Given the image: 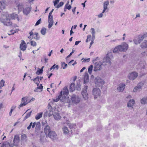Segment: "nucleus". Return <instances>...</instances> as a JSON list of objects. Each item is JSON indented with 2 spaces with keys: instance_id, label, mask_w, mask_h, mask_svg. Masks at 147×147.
<instances>
[{
  "instance_id": "473e14b6",
  "label": "nucleus",
  "mask_w": 147,
  "mask_h": 147,
  "mask_svg": "<svg viewBox=\"0 0 147 147\" xmlns=\"http://www.w3.org/2000/svg\"><path fill=\"white\" fill-rule=\"evenodd\" d=\"M142 104L145 105L147 103V97H144L141 100Z\"/></svg>"
},
{
  "instance_id": "aec40b11",
  "label": "nucleus",
  "mask_w": 147,
  "mask_h": 147,
  "mask_svg": "<svg viewBox=\"0 0 147 147\" xmlns=\"http://www.w3.org/2000/svg\"><path fill=\"white\" fill-rule=\"evenodd\" d=\"M54 119L57 120H60L61 118V117L59 115V113L55 112H54L53 114V115Z\"/></svg>"
},
{
  "instance_id": "4c0bfd02",
  "label": "nucleus",
  "mask_w": 147,
  "mask_h": 147,
  "mask_svg": "<svg viewBox=\"0 0 147 147\" xmlns=\"http://www.w3.org/2000/svg\"><path fill=\"white\" fill-rule=\"evenodd\" d=\"M46 29L44 27L42 28L40 31L41 34L43 35L45 34L46 33Z\"/></svg>"
},
{
  "instance_id": "864d4df0",
  "label": "nucleus",
  "mask_w": 147,
  "mask_h": 147,
  "mask_svg": "<svg viewBox=\"0 0 147 147\" xmlns=\"http://www.w3.org/2000/svg\"><path fill=\"white\" fill-rule=\"evenodd\" d=\"M41 19L40 18L36 22L35 24V26H37L40 24V22L41 21Z\"/></svg>"
},
{
  "instance_id": "cd10ccee",
  "label": "nucleus",
  "mask_w": 147,
  "mask_h": 147,
  "mask_svg": "<svg viewBox=\"0 0 147 147\" xmlns=\"http://www.w3.org/2000/svg\"><path fill=\"white\" fill-rule=\"evenodd\" d=\"M40 123L39 122H38L36 123V126L35 128V131L38 133L40 130Z\"/></svg>"
},
{
  "instance_id": "1a4fd4ad",
  "label": "nucleus",
  "mask_w": 147,
  "mask_h": 147,
  "mask_svg": "<svg viewBox=\"0 0 147 147\" xmlns=\"http://www.w3.org/2000/svg\"><path fill=\"white\" fill-rule=\"evenodd\" d=\"M88 86H85L84 88L82 90L81 94L83 98L85 100H88V94L87 93Z\"/></svg>"
},
{
  "instance_id": "f257e3e1",
  "label": "nucleus",
  "mask_w": 147,
  "mask_h": 147,
  "mask_svg": "<svg viewBox=\"0 0 147 147\" xmlns=\"http://www.w3.org/2000/svg\"><path fill=\"white\" fill-rule=\"evenodd\" d=\"M10 18L11 19H16L18 21L19 20L18 15L17 14L12 13L9 15L8 14L3 15L2 18H0V20L1 22L4 25L7 26H10L11 25L12 23L10 22Z\"/></svg>"
},
{
  "instance_id": "4be33fe9",
  "label": "nucleus",
  "mask_w": 147,
  "mask_h": 147,
  "mask_svg": "<svg viewBox=\"0 0 147 147\" xmlns=\"http://www.w3.org/2000/svg\"><path fill=\"white\" fill-rule=\"evenodd\" d=\"M69 93V90L66 87H65L63 89V94L62 95L63 96V97L64 98H65V99L66 98L67 96L68 95Z\"/></svg>"
},
{
  "instance_id": "79ce46f5",
  "label": "nucleus",
  "mask_w": 147,
  "mask_h": 147,
  "mask_svg": "<svg viewBox=\"0 0 147 147\" xmlns=\"http://www.w3.org/2000/svg\"><path fill=\"white\" fill-rule=\"evenodd\" d=\"M55 68H56L57 70H58L59 69V66L58 65H56L55 64H54L50 69L49 71H51L53 69H54Z\"/></svg>"
},
{
  "instance_id": "20e7f679",
  "label": "nucleus",
  "mask_w": 147,
  "mask_h": 147,
  "mask_svg": "<svg viewBox=\"0 0 147 147\" xmlns=\"http://www.w3.org/2000/svg\"><path fill=\"white\" fill-rule=\"evenodd\" d=\"M55 109L52 108L51 105L49 104L48 106V111L45 113L44 117H47L48 115L49 117L51 116L53 114L54 112H55Z\"/></svg>"
},
{
  "instance_id": "49530a36",
  "label": "nucleus",
  "mask_w": 147,
  "mask_h": 147,
  "mask_svg": "<svg viewBox=\"0 0 147 147\" xmlns=\"http://www.w3.org/2000/svg\"><path fill=\"white\" fill-rule=\"evenodd\" d=\"M5 81L3 80H2L0 82V88L1 89V88L4 86V84Z\"/></svg>"
},
{
  "instance_id": "7ed1b4c3",
  "label": "nucleus",
  "mask_w": 147,
  "mask_h": 147,
  "mask_svg": "<svg viewBox=\"0 0 147 147\" xmlns=\"http://www.w3.org/2000/svg\"><path fill=\"white\" fill-rule=\"evenodd\" d=\"M112 56V54L111 53L107 54L106 56L103 59L102 62V63L103 65H111V61L110 57Z\"/></svg>"
},
{
  "instance_id": "f8f14e48",
  "label": "nucleus",
  "mask_w": 147,
  "mask_h": 147,
  "mask_svg": "<svg viewBox=\"0 0 147 147\" xmlns=\"http://www.w3.org/2000/svg\"><path fill=\"white\" fill-rule=\"evenodd\" d=\"M47 136L52 140H54L56 139L57 135L55 131H51L47 135Z\"/></svg>"
},
{
  "instance_id": "e433bc0d",
  "label": "nucleus",
  "mask_w": 147,
  "mask_h": 147,
  "mask_svg": "<svg viewBox=\"0 0 147 147\" xmlns=\"http://www.w3.org/2000/svg\"><path fill=\"white\" fill-rule=\"evenodd\" d=\"M123 48L125 49V50L127 51L128 48V45L125 42H124L121 45Z\"/></svg>"
},
{
  "instance_id": "72a5a7b5",
  "label": "nucleus",
  "mask_w": 147,
  "mask_h": 147,
  "mask_svg": "<svg viewBox=\"0 0 147 147\" xmlns=\"http://www.w3.org/2000/svg\"><path fill=\"white\" fill-rule=\"evenodd\" d=\"M10 143L7 142H5L3 143L0 147H9Z\"/></svg>"
},
{
  "instance_id": "58836bf2",
  "label": "nucleus",
  "mask_w": 147,
  "mask_h": 147,
  "mask_svg": "<svg viewBox=\"0 0 147 147\" xmlns=\"http://www.w3.org/2000/svg\"><path fill=\"white\" fill-rule=\"evenodd\" d=\"M27 136L26 135L24 134H22L21 136V140H27Z\"/></svg>"
},
{
  "instance_id": "37998d69",
  "label": "nucleus",
  "mask_w": 147,
  "mask_h": 147,
  "mask_svg": "<svg viewBox=\"0 0 147 147\" xmlns=\"http://www.w3.org/2000/svg\"><path fill=\"white\" fill-rule=\"evenodd\" d=\"M93 66L92 65H91L89 66V67L88 68V71L89 73L90 74H91V73H92V70L93 69Z\"/></svg>"
},
{
  "instance_id": "f3484780",
  "label": "nucleus",
  "mask_w": 147,
  "mask_h": 147,
  "mask_svg": "<svg viewBox=\"0 0 147 147\" xmlns=\"http://www.w3.org/2000/svg\"><path fill=\"white\" fill-rule=\"evenodd\" d=\"M26 45L25 42L24 40H22L20 45V49L22 51H24L26 50Z\"/></svg>"
},
{
  "instance_id": "f704fd0d",
  "label": "nucleus",
  "mask_w": 147,
  "mask_h": 147,
  "mask_svg": "<svg viewBox=\"0 0 147 147\" xmlns=\"http://www.w3.org/2000/svg\"><path fill=\"white\" fill-rule=\"evenodd\" d=\"M43 113L40 112L38 113L35 116V119L36 120H38L42 116Z\"/></svg>"
},
{
  "instance_id": "774afa93",
  "label": "nucleus",
  "mask_w": 147,
  "mask_h": 147,
  "mask_svg": "<svg viewBox=\"0 0 147 147\" xmlns=\"http://www.w3.org/2000/svg\"><path fill=\"white\" fill-rule=\"evenodd\" d=\"M85 69H86V67H83L82 68V69L80 70V72H82Z\"/></svg>"
},
{
  "instance_id": "4d7b16f0",
  "label": "nucleus",
  "mask_w": 147,
  "mask_h": 147,
  "mask_svg": "<svg viewBox=\"0 0 147 147\" xmlns=\"http://www.w3.org/2000/svg\"><path fill=\"white\" fill-rule=\"evenodd\" d=\"M10 32H11V34H9L8 35H10L11 34H14L16 32V31H14L13 30H11L10 31Z\"/></svg>"
},
{
  "instance_id": "a19ab883",
  "label": "nucleus",
  "mask_w": 147,
  "mask_h": 147,
  "mask_svg": "<svg viewBox=\"0 0 147 147\" xmlns=\"http://www.w3.org/2000/svg\"><path fill=\"white\" fill-rule=\"evenodd\" d=\"M32 111H31L29 113H26V115L25 116V117L24 118V120H25L28 118L31 115V113H32Z\"/></svg>"
},
{
  "instance_id": "a878e982",
  "label": "nucleus",
  "mask_w": 147,
  "mask_h": 147,
  "mask_svg": "<svg viewBox=\"0 0 147 147\" xmlns=\"http://www.w3.org/2000/svg\"><path fill=\"white\" fill-rule=\"evenodd\" d=\"M31 10V8L29 7H26L24 9L23 12L24 14L27 16L28 14L29 13Z\"/></svg>"
},
{
  "instance_id": "ddd939ff",
  "label": "nucleus",
  "mask_w": 147,
  "mask_h": 147,
  "mask_svg": "<svg viewBox=\"0 0 147 147\" xmlns=\"http://www.w3.org/2000/svg\"><path fill=\"white\" fill-rule=\"evenodd\" d=\"M138 76V74L136 72H133L129 74L128 76L129 78L131 80H135Z\"/></svg>"
},
{
  "instance_id": "ea45409f",
  "label": "nucleus",
  "mask_w": 147,
  "mask_h": 147,
  "mask_svg": "<svg viewBox=\"0 0 147 147\" xmlns=\"http://www.w3.org/2000/svg\"><path fill=\"white\" fill-rule=\"evenodd\" d=\"M61 63V67H62L63 69H65L67 67V64H66L64 62H62Z\"/></svg>"
},
{
  "instance_id": "a18cd8bd",
  "label": "nucleus",
  "mask_w": 147,
  "mask_h": 147,
  "mask_svg": "<svg viewBox=\"0 0 147 147\" xmlns=\"http://www.w3.org/2000/svg\"><path fill=\"white\" fill-rule=\"evenodd\" d=\"M43 72V70L42 69H40L39 68H38V70L36 71V74L38 75H39L42 74Z\"/></svg>"
},
{
  "instance_id": "6e6d98bb",
  "label": "nucleus",
  "mask_w": 147,
  "mask_h": 147,
  "mask_svg": "<svg viewBox=\"0 0 147 147\" xmlns=\"http://www.w3.org/2000/svg\"><path fill=\"white\" fill-rule=\"evenodd\" d=\"M33 124V123H32V122H31L29 125V126H28L27 127V129H28V130H29L31 128V127L32 126V125Z\"/></svg>"
},
{
  "instance_id": "680f3d73",
  "label": "nucleus",
  "mask_w": 147,
  "mask_h": 147,
  "mask_svg": "<svg viewBox=\"0 0 147 147\" xmlns=\"http://www.w3.org/2000/svg\"><path fill=\"white\" fill-rule=\"evenodd\" d=\"M102 13V12L100 13V14L98 15V18H102L103 16V13Z\"/></svg>"
},
{
  "instance_id": "9b49d317",
  "label": "nucleus",
  "mask_w": 147,
  "mask_h": 147,
  "mask_svg": "<svg viewBox=\"0 0 147 147\" xmlns=\"http://www.w3.org/2000/svg\"><path fill=\"white\" fill-rule=\"evenodd\" d=\"M92 93L93 95L94 96L95 99H96L97 98V97L100 96V90L99 88H95L92 90Z\"/></svg>"
},
{
  "instance_id": "09e8293b",
  "label": "nucleus",
  "mask_w": 147,
  "mask_h": 147,
  "mask_svg": "<svg viewBox=\"0 0 147 147\" xmlns=\"http://www.w3.org/2000/svg\"><path fill=\"white\" fill-rule=\"evenodd\" d=\"M65 7L68 10H70L71 8V5H68V3H67L65 5Z\"/></svg>"
},
{
  "instance_id": "423d86ee",
  "label": "nucleus",
  "mask_w": 147,
  "mask_h": 147,
  "mask_svg": "<svg viewBox=\"0 0 147 147\" xmlns=\"http://www.w3.org/2000/svg\"><path fill=\"white\" fill-rule=\"evenodd\" d=\"M54 11V9H53L50 12L49 14L48 22L49 25L48 27L49 28H50L52 26L53 23L54 21L53 19V16L52 15V12Z\"/></svg>"
},
{
  "instance_id": "dca6fc26",
  "label": "nucleus",
  "mask_w": 147,
  "mask_h": 147,
  "mask_svg": "<svg viewBox=\"0 0 147 147\" xmlns=\"http://www.w3.org/2000/svg\"><path fill=\"white\" fill-rule=\"evenodd\" d=\"M29 102H27V98L24 97L22 98L21 101V103L20 107H22L25 106Z\"/></svg>"
},
{
  "instance_id": "0e129e2a",
  "label": "nucleus",
  "mask_w": 147,
  "mask_h": 147,
  "mask_svg": "<svg viewBox=\"0 0 147 147\" xmlns=\"http://www.w3.org/2000/svg\"><path fill=\"white\" fill-rule=\"evenodd\" d=\"M73 27V26H72V27H71V28L70 31V35H71L72 34H73L74 33V32H73V31H72V28Z\"/></svg>"
},
{
  "instance_id": "b1692460",
  "label": "nucleus",
  "mask_w": 147,
  "mask_h": 147,
  "mask_svg": "<svg viewBox=\"0 0 147 147\" xmlns=\"http://www.w3.org/2000/svg\"><path fill=\"white\" fill-rule=\"evenodd\" d=\"M89 78L88 74L87 72H85L84 75V83L85 84L89 82Z\"/></svg>"
},
{
  "instance_id": "9d476101",
  "label": "nucleus",
  "mask_w": 147,
  "mask_h": 147,
  "mask_svg": "<svg viewBox=\"0 0 147 147\" xmlns=\"http://www.w3.org/2000/svg\"><path fill=\"white\" fill-rule=\"evenodd\" d=\"M94 66L93 70L94 71L100 70L102 69V63L100 61L95 62L94 63Z\"/></svg>"
},
{
  "instance_id": "69168bd1",
  "label": "nucleus",
  "mask_w": 147,
  "mask_h": 147,
  "mask_svg": "<svg viewBox=\"0 0 147 147\" xmlns=\"http://www.w3.org/2000/svg\"><path fill=\"white\" fill-rule=\"evenodd\" d=\"M99 59L98 57H97L96 58L94 59L93 60V63H94V62L96 61L97 60H99Z\"/></svg>"
},
{
  "instance_id": "de8ad7c7",
  "label": "nucleus",
  "mask_w": 147,
  "mask_h": 147,
  "mask_svg": "<svg viewBox=\"0 0 147 147\" xmlns=\"http://www.w3.org/2000/svg\"><path fill=\"white\" fill-rule=\"evenodd\" d=\"M36 36V37H34V38L36 40H38L40 38V37L38 36V33H35L33 36Z\"/></svg>"
},
{
  "instance_id": "c85d7f7f",
  "label": "nucleus",
  "mask_w": 147,
  "mask_h": 147,
  "mask_svg": "<svg viewBox=\"0 0 147 147\" xmlns=\"http://www.w3.org/2000/svg\"><path fill=\"white\" fill-rule=\"evenodd\" d=\"M31 80H33L34 82L35 83L37 84V86H38L39 85V83L40 82L39 80V77L38 76H37L33 80L32 79Z\"/></svg>"
},
{
  "instance_id": "39448f33",
  "label": "nucleus",
  "mask_w": 147,
  "mask_h": 147,
  "mask_svg": "<svg viewBox=\"0 0 147 147\" xmlns=\"http://www.w3.org/2000/svg\"><path fill=\"white\" fill-rule=\"evenodd\" d=\"M20 141L19 135L17 134L15 136L13 140V144H10L9 147H13L14 146L18 147Z\"/></svg>"
},
{
  "instance_id": "3c124183",
  "label": "nucleus",
  "mask_w": 147,
  "mask_h": 147,
  "mask_svg": "<svg viewBox=\"0 0 147 147\" xmlns=\"http://www.w3.org/2000/svg\"><path fill=\"white\" fill-rule=\"evenodd\" d=\"M64 4V3L63 2H61L59 3V4L57 5L56 6V7L59 8L60 7L62 6Z\"/></svg>"
},
{
  "instance_id": "2f4dec72",
  "label": "nucleus",
  "mask_w": 147,
  "mask_h": 147,
  "mask_svg": "<svg viewBox=\"0 0 147 147\" xmlns=\"http://www.w3.org/2000/svg\"><path fill=\"white\" fill-rule=\"evenodd\" d=\"M67 125L69 127L72 129H76V125L75 124L71 123H68L67 124Z\"/></svg>"
},
{
  "instance_id": "0eeeda50",
  "label": "nucleus",
  "mask_w": 147,
  "mask_h": 147,
  "mask_svg": "<svg viewBox=\"0 0 147 147\" xmlns=\"http://www.w3.org/2000/svg\"><path fill=\"white\" fill-rule=\"evenodd\" d=\"M147 37V33L138 36L137 39H134V42L136 45L140 43L145 37Z\"/></svg>"
},
{
  "instance_id": "2eb2a0df",
  "label": "nucleus",
  "mask_w": 147,
  "mask_h": 147,
  "mask_svg": "<svg viewBox=\"0 0 147 147\" xmlns=\"http://www.w3.org/2000/svg\"><path fill=\"white\" fill-rule=\"evenodd\" d=\"M62 91H61L60 92V95H59L58 96L57 98L55 99H53V101L56 102H57L59 100H60V101L62 102H65V98H64L63 97V96L62 97Z\"/></svg>"
},
{
  "instance_id": "8fccbe9b",
  "label": "nucleus",
  "mask_w": 147,
  "mask_h": 147,
  "mask_svg": "<svg viewBox=\"0 0 147 147\" xmlns=\"http://www.w3.org/2000/svg\"><path fill=\"white\" fill-rule=\"evenodd\" d=\"M30 44L33 47L35 46L36 45V42H35L32 40L30 41Z\"/></svg>"
},
{
  "instance_id": "603ef678",
  "label": "nucleus",
  "mask_w": 147,
  "mask_h": 147,
  "mask_svg": "<svg viewBox=\"0 0 147 147\" xmlns=\"http://www.w3.org/2000/svg\"><path fill=\"white\" fill-rule=\"evenodd\" d=\"M90 30L91 31V33L92 34V35H95V31L94 29L93 28H91Z\"/></svg>"
},
{
  "instance_id": "5701e85b",
  "label": "nucleus",
  "mask_w": 147,
  "mask_h": 147,
  "mask_svg": "<svg viewBox=\"0 0 147 147\" xmlns=\"http://www.w3.org/2000/svg\"><path fill=\"white\" fill-rule=\"evenodd\" d=\"M44 131L45 134L47 135L51 131L50 126L47 125L44 128Z\"/></svg>"
},
{
  "instance_id": "f03ea898",
  "label": "nucleus",
  "mask_w": 147,
  "mask_h": 147,
  "mask_svg": "<svg viewBox=\"0 0 147 147\" xmlns=\"http://www.w3.org/2000/svg\"><path fill=\"white\" fill-rule=\"evenodd\" d=\"M71 101L73 105H77L81 100V98L77 95L73 94L71 98Z\"/></svg>"
},
{
  "instance_id": "a211bd4d",
  "label": "nucleus",
  "mask_w": 147,
  "mask_h": 147,
  "mask_svg": "<svg viewBox=\"0 0 147 147\" xmlns=\"http://www.w3.org/2000/svg\"><path fill=\"white\" fill-rule=\"evenodd\" d=\"M144 85V83L142 82H140L139 84L137 86H136L133 90L134 92H136L137 91H139L140 89L141 88L142 86Z\"/></svg>"
},
{
  "instance_id": "5fc2aeb1",
  "label": "nucleus",
  "mask_w": 147,
  "mask_h": 147,
  "mask_svg": "<svg viewBox=\"0 0 147 147\" xmlns=\"http://www.w3.org/2000/svg\"><path fill=\"white\" fill-rule=\"evenodd\" d=\"M33 124V123H32V122H31L29 125V126H28L27 127V129H28V130H29L31 128V127L32 126V125Z\"/></svg>"
},
{
  "instance_id": "7c9ffc66",
  "label": "nucleus",
  "mask_w": 147,
  "mask_h": 147,
  "mask_svg": "<svg viewBox=\"0 0 147 147\" xmlns=\"http://www.w3.org/2000/svg\"><path fill=\"white\" fill-rule=\"evenodd\" d=\"M140 47L142 48H145L147 47V41H144L140 45Z\"/></svg>"
},
{
  "instance_id": "338daca9",
  "label": "nucleus",
  "mask_w": 147,
  "mask_h": 147,
  "mask_svg": "<svg viewBox=\"0 0 147 147\" xmlns=\"http://www.w3.org/2000/svg\"><path fill=\"white\" fill-rule=\"evenodd\" d=\"M81 41H77L75 42V45H78V44Z\"/></svg>"
},
{
  "instance_id": "c03bdc74",
  "label": "nucleus",
  "mask_w": 147,
  "mask_h": 147,
  "mask_svg": "<svg viewBox=\"0 0 147 147\" xmlns=\"http://www.w3.org/2000/svg\"><path fill=\"white\" fill-rule=\"evenodd\" d=\"M5 6L3 2H1L0 1V8L1 10L5 8Z\"/></svg>"
},
{
  "instance_id": "13d9d810",
  "label": "nucleus",
  "mask_w": 147,
  "mask_h": 147,
  "mask_svg": "<svg viewBox=\"0 0 147 147\" xmlns=\"http://www.w3.org/2000/svg\"><path fill=\"white\" fill-rule=\"evenodd\" d=\"M140 66L141 69H144L145 68V66L144 65V63H143V64H141L140 63Z\"/></svg>"
},
{
  "instance_id": "c9c22d12",
  "label": "nucleus",
  "mask_w": 147,
  "mask_h": 147,
  "mask_svg": "<svg viewBox=\"0 0 147 147\" xmlns=\"http://www.w3.org/2000/svg\"><path fill=\"white\" fill-rule=\"evenodd\" d=\"M18 11H22L23 8V5L22 3L19 4L17 6Z\"/></svg>"
},
{
  "instance_id": "c756f323",
  "label": "nucleus",
  "mask_w": 147,
  "mask_h": 147,
  "mask_svg": "<svg viewBox=\"0 0 147 147\" xmlns=\"http://www.w3.org/2000/svg\"><path fill=\"white\" fill-rule=\"evenodd\" d=\"M75 89V85L74 83L71 84L69 87V91L71 92L74 91Z\"/></svg>"
},
{
  "instance_id": "bb28decb",
  "label": "nucleus",
  "mask_w": 147,
  "mask_h": 147,
  "mask_svg": "<svg viewBox=\"0 0 147 147\" xmlns=\"http://www.w3.org/2000/svg\"><path fill=\"white\" fill-rule=\"evenodd\" d=\"M62 130L64 134L66 135L68 134L69 131L68 130V128L66 126H63L62 129Z\"/></svg>"
},
{
  "instance_id": "4468645a",
  "label": "nucleus",
  "mask_w": 147,
  "mask_h": 147,
  "mask_svg": "<svg viewBox=\"0 0 147 147\" xmlns=\"http://www.w3.org/2000/svg\"><path fill=\"white\" fill-rule=\"evenodd\" d=\"M125 49L123 48L121 45H119L115 47L113 51L114 53H117L119 51L124 52L125 51Z\"/></svg>"
},
{
  "instance_id": "412c9836",
  "label": "nucleus",
  "mask_w": 147,
  "mask_h": 147,
  "mask_svg": "<svg viewBox=\"0 0 147 147\" xmlns=\"http://www.w3.org/2000/svg\"><path fill=\"white\" fill-rule=\"evenodd\" d=\"M135 103V101L134 99L130 100L127 103V107H128L133 108V106Z\"/></svg>"
},
{
  "instance_id": "bf43d9fd",
  "label": "nucleus",
  "mask_w": 147,
  "mask_h": 147,
  "mask_svg": "<svg viewBox=\"0 0 147 147\" xmlns=\"http://www.w3.org/2000/svg\"><path fill=\"white\" fill-rule=\"evenodd\" d=\"M60 0H55L54 3V6H55L57 3L59 2Z\"/></svg>"
},
{
  "instance_id": "e2e57ef3",
  "label": "nucleus",
  "mask_w": 147,
  "mask_h": 147,
  "mask_svg": "<svg viewBox=\"0 0 147 147\" xmlns=\"http://www.w3.org/2000/svg\"><path fill=\"white\" fill-rule=\"evenodd\" d=\"M91 37V35H89L87 36V39H88L89 41L90 40V38Z\"/></svg>"
},
{
  "instance_id": "6ab92c4d",
  "label": "nucleus",
  "mask_w": 147,
  "mask_h": 147,
  "mask_svg": "<svg viewBox=\"0 0 147 147\" xmlns=\"http://www.w3.org/2000/svg\"><path fill=\"white\" fill-rule=\"evenodd\" d=\"M125 84H120L118 86L117 90L119 92H122L125 88Z\"/></svg>"
},
{
  "instance_id": "6e6552de",
  "label": "nucleus",
  "mask_w": 147,
  "mask_h": 147,
  "mask_svg": "<svg viewBox=\"0 0 147 147\" xmlns=\"http://www.w3.org/2000/svg\"><path fill=\"white\" fill-rule=\"evenodd\" d=\"M104 82V81L98 76L96 77L95 79V84L96 86H102Z\"/></svg>"
},
{
  "instance_id": "393cba45",
  "label": "nucleus",
  "mask_w": 147,
  "mask_h": 147,
  "mask_svg": "<svg viewBox=\"0 0 147 147\" xmlns=\"http://www.w3.org/2000/svg\"><path fill=\"white\" fill-rule=\"evenodd\" d=\"M109 4V1H107L104 2L103 5V9L102 11V13H104L105 12L107 9V6Z\"/></svg>"
},
{
  "instance_id": "052dcab7",
  "label": "nucleus",
  "mask_w": 147,
  "mask_h": 147,
  "mask_svg": "<svg viewBox=\"0 0 147 147\" xmlns=\"http://www.w3.org/2000/svg\"><path fill=\"white\" fill-rule=\"evenodd\" d=\"M38 86V87L37 88V89H41L43 88V86H42V85L41 84H40V85L39 86V85H38V86Z\"/></svg>"
}]
</instances>
